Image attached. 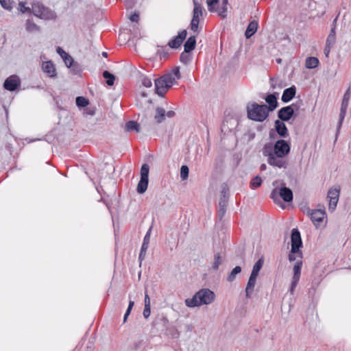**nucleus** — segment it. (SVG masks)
Segmentation results:
<instances>
[{
    "label": "nucleus",
    "instance_id": "c756f323",
    "mask_svg": "<svg viewBox=\"0 0 351 351\" xmlns=\"http://www.w3.org/2000/svg\"><path fill=\"white\" fill-rule=\"evenodd\" d=\"M26 30L29 32H35L40 31V27L34 23L31 19L26 21Z\"/></svg>",
    "mask_w": 351,
    "mask_h": 351
},
{
    "label": "nucleus",
    "instance_id": "c03bdc74",
    "mask_svg": "<svg viewBox=\"0 0 351 351\" xmlns=\"http://www.w3.org/2000/svg\"><path fill=\"white\" fill-rule=\"evenodd\" d=\"M189 53H186L184 50V51L180 54V60L184 64H187L191 61V57L190 55H189Z\"/></svg>",
    "mask_w": 351,
    "mask_h": 351
},
{
    "label": "nucleus",
    "instance_id": "bb28decb",
    "mask_svg": "<svg viewBox=\"0 0 351 351\" xmlns=\"http://www.w3.org/2000/svg\"><path fill=\"white\" fill-rule=\"evenodd\" d=\"M140 125L134 121H129L125 123V130L126 132L136 131L139 132Z\"/></svg>",
    "mask_w": 351,
    "mask_h": 351
},
{
    "label": "nucleus",
    "instance_id": "774afa93",
    "mask_svg": "<svg viewBox=\"0 0 351 351\" xmlns=\"http://www.w3.org/2000/svg\"><path fill=\"white\" fill-rule=\"evenodd\" d=\"M350 98V88H349L344 93L343 97V100L349 101Z\"/></svg>",
    "mask_w": 351,
    "mask_h": 351
},
{
    "label": "nucleus",
    "instance_id": "f03ea898",
    "mask_svg": "<svg viewBox=\"0 0 351 351\" xmlns=\"http://www.w3.org/2000/svg\"><path fill=\"white\" fill-rule=\"evenodd\" d=\"M291 249L288 256L290 262L298 260H302L303 254L301 248L303 246L300 231L297 228H293L291 233Z\"/></svg>",
    "mask_w": 351,
    "mask_h": 351
},
{
    "label": "nucleus",
    "instance_id": "5fc2aeb1",
    "mask_svg": "<svg viewBox=\"0 0 351 351\" xmlns=\"http://www.w3.org/2000/svg\"><path fill=\"white\" fill-rule=\"evenodd\" d=\"M63 60H64V62L66 66L68 68H70L73 65V64H74V62H75L74 60L69 54L66 57H65V58Z\"/></svg>",
    "mask_w": 351,
    "mask_h": 351
},
{
    "label": "nucleus",
    "instance_id": "f3484780",
    "mask_svg": "<svg viewBox=\"0 0 351 351\" xmlns=\"http://www.w3.org/2000/svg\"><path fill=\"white\" fill-rule=\"evenodd\" d=\"M258 276L250 274L245 288V296L247 298H251V295L254 291L256 278Z\"/></svg>",
    "mask_w": 351,
    "mask_h": 351
},
{
    "label": "nucleus",
    "instance_id": "e2e57ef3",
    "mask_svg": "<svg viewBox=\"0 0 351 351\" xmlns=\"http://www.w3.org/2000/svg\"><path fill=\"white\" fill-rule=\"evenodd\" d=\"M19 6L21 8V11L23 12V13H25V12H31V9L28 7H26L25 6V3L24 2H20L19 3Z\"/></svg>",
    "mask_w": 351,
    "mask_h": 351
},
{
    "label": "nucleus",
    "instance_id": "69168bd1",
    "mask_svg": "<svg viewBox=\"0 0 351 351\" xmlns=\"http://www.w3.org/2000/svg\"><path fill=\"white\" fill-rule=\"evenodd\" d=\"M228 199L220 197L219 206L220 208H226Z\"/></svg>",
    "mask_w": 351,
    "mask_h": 351
},
{
    "label": "nucleus",
    "instance_id": "5701e85b",
    "mask_svg": "<svg viewBox=\"0 0 351 351\" xmlns=\"http://www.w3.org/2000/svg\"><path fill=\"white\" fill-rule=\"evenodd\" d=\"M196 46V37L195 36H190L184 45V50L186 53L192 51Z\"/></svg>",
    "mask_w": 351,
    "mask_h": 351
},
{
    "label": "nucleus",
    "instance_id": "bf43d9fd",
    "mask_svg": "<svg viewBox=\"0 0 351 351\" xmlns=\"http://www.w3.org/2000/svg\"><path fill=\"white\" fill-rule=\"evenodd\" d=\"M162 322L164 324L168 322L167 319L165 317H162L161 318L156 319L153 321V326H156L158 324V322Z\"/></svg>",
    "mask_w": 351,
    "mask_h": 351
},
{
    "label": "nucleus",
    "instance_id": "a19ab883",
    "mask_svg": "<svg viewBox=\"0 0 351 351\" xmlns=\"http://www.w3.org/2000/svg\"><path fill=\"white\" fill-rule=\"evenodd\" d=\"M13 0H0V4L3 8L11 10L13 8Z\"/></svg>",
    "mask_w": 351,
    "mask_h": 351
},
{
    "label": "nucleus",
    "instance_id": "58836bf2",
    "mask_svg": "<svg viewBox=\"0 0 351 351\" xmlns=\"http://www.w3.org/2000/svg\"><path fill=\"white\" fill-rule=\"evenodd\" d=\"M199 23V16L193 15V18L191 22V29L194 32H197L198 29V25Z\"/></svg>",
    "mask_w": 351,
    "mask_h": 351
},
{
    "label": "nucleus",
    "instance_id": "6e6552de",
    "mask_svg": "<svg viewBox=\"0 0 351 351\" xmlns=\"http://www.w3.org/2000/svg\"><path fill=\"white\" fill-rule=\"evenodd\" d=\"M176 115L174 110H170L166 111V110L160 106H158L155 109V113L154 115V120L158 124L165 123L167 119H172Z\"/></svg>",
    "mask_w": 351,
    "mask_h": 351
},
{
    "label": "nucleus",
    "instance_id": "680f3d73",
    "mask_svg": "<svg viewBox=\"0 0 351 351\" xmlns=\"http://www.w3.org/2000/svg\"><path fill=\"white\" fill-rule=\"evenodd\" d=\"M172 72H173V74L176 76L177 80H180L181 78V74L180 72L179 66L174 67Z\"/></svg>",
    "mask_w": 351,
    "mask_h": 351
},
{
    "label": "nucleus",
    "instance_id": "ea45409f",
    "mask_svg": "<svg viewBox=\"0 0 351 351\" xmlns=\"http://www.w3.org/2000/svg\"><path fill=\"white\" fill-rule=\"evenodd\" d=\"M221 263V257L219 252L215 254L214 255V262L213 264V269L214 270H217L219 269V265Z\"/></svg>",
    "mask_w": 351,
    "mask_h": 351
},
{
    "label": "nucleus",
    "instance_id": "8fccbe9b",
    "mask_svg": "<svg viewBox=\"0 0 351 351\" xmlns=\"http://www.w3.org/2000/svg\"><path fill=\"white\" fill-rule=\"evenodd\" d=\"M141 81H142V84L147 88H149L152 86V82L151 79L147 76H143Z\"/></svg>",
    "mask_w": 351,
    "mask_h": 351
},
{
    "label": "nucleus",
    "instance_id": "a878e982",
    "mask_svg": "<svg viewBox=\"0 0 351 351\" xmlns=\"http://www.w3.org/2000/svg\"><path fill=\"white\" fill-rule=\"evenodd\" d=\"M319 64V60L315 57H308L305 61V66L311 69L316 68Z\"/></svg>",
    "mask_w": 351,
    "mask_h": 351
},
{
    "label": "nucleus",
    "instance_id": "0eeeda50",
    "mask_svg": "<svg viewBox=\"0 0 351 351\" xmlns=\"http://www.w3.org/2000/svg\"><path fill=\"white\" fill-rule=\"evenodd\" d=\"M303 212L310 217L311 220L316 228L321 226L326 215L324 209L311 210L308 207H305Z\"/></svg>",
    "mask_w": 351,
    "mask_h": 351
},
{
    "label": "nucleus",
    "instance_id": "4c0bfd02",
    "mask_svg": "<svg viewBox=\"0 0 351 351\" xmlns=\"http://www.w3.org/2000/svg\"><path fill=\"white\" fill-rule=\"evenodd\" d=\"M189 169L186 165H184L180 168V178L182 180H186L189 178Z\"/></svg>",
    "mask_w": 351,
    "mask_h": 351
},
{
    "label": "nucleus",
    "instance_id": "c9c22d12",
    "mask_svg": "<svg viewBox=\"0 0 351 351\" xmlns=\"http://www.w3.org/2000/svg\"><path fill=\"white\" fill-rule=\"evenodd\" d=\"M194 8L193 15L200 16L202 15V8L197 0H193Z\"/></svg>",
    "mask_w": 351,
    "mask_h": 351
},
{
    "label": "nucleus",
    "instance_id": "473e14b6",
    "mask_svg": "<svg viewBox=\"0 0 351 351\" xmlns=\"http://www.w3.org/2000/svg\"><path fill=\"white\" fill-rule=\"evenodd\" d=\"M75 103L79 108H84L88 106L89 100L84 97L78 96L75 99Z\"/></svg>",
    "mask_w": 351,
    "mask_h": 351
},
{
    "label": "nucleus",
    "instance_id": "4d7b16f0",
    "mask_svg": "<svg viewBox=\"0 0 351 351\" xmlns=\"http://www.w3.org/2000/svg\"><path fill=\"white\" fill-rule=\"evenodd\" d=\"M336 40L335 36L328 35L326 39V44L328 46H332Z\"/></svg>",
    "mask_w": 351,
    "mask_h": 351
},
{
    "label": "nucleus",
    "instance_id": "423d86ee",
    "mask_svg": "<svg viewBox=\"0 0 351 351\" xmlns=\"http://www.w3.org/2000/svg\"><path fill=\"white\" fill-rule=\"evenodd\" d=\"M32 12L34 16L44 20H53L56 18V13L49 8L44 6L40 2L33 3Z\"/></svg>",
    "mask_w": 351,
    "mask_h": 351
},
{
    "label": "nucleus",
    "instance_id": "f257e3e1",
    "mask_svg": "<svg viewBox=\"0 0 351 351\" xmlns=\"http://www.w3.org/2000/svg\"><path fill=\"white\" fill-rule=\"evenodd\" d=\"M215 299V293L209 289H202L195 293L192 298L185 300L188 307L193 308L203 304H210Z\"/></svg>",
    "mask_w": 351,
    "mask_h": 351
},
{
    "label": "nucleus",
    "instance_id": "2f4dec72",
    "mask_svg": "<svg viewBox=\"0 0 351 351\" xmlns=\"http://www.w3.org/2000/svg\"><path fill=\"white\" fill-rule=\"evenodd\" d=\"M102 75L106 79V84L108 86H112L114 84L115 76L113 74L110 73L108 71H104Z\"/></svg>",
    "mask_w": 351,
    "mask_h": 351
},
{
    "label": "nucleus",
    "instance_id": "338daca9",
    "mask_svg": "<svg viewBox=\"0 0 351 351\" xmlns=\"http://www.w3.org/2000/svg\"><path fill=\"white\" fill-rule=\"evenodd\" d=\"M130 20L132 22H138L139 20V14L138 13H134L130 16Z\"/></svg>",
    "mask_w": 351,
    "mask_h": 351
},
{
    "label": "nucleus",
    "instance_id": "864d4df0",
    "mask_svg": "<svg viewBox=\"0 0 351 351\" xmlns=\"http://www.w3.org/2000/svg\"><path fill=\"white\" fill-rule=\"evenodd\" d=\"M228 193H229V189L227 186V185L224 184L222 186V189L221 191V197L224 198V199H228Z\"/></svg>",
    "mask_w": 351,
    "mask_h": 351
},
{
    "label": "nucleus",
    "instance_id": "f8f14e48",
    "mask_svg": "<svg viewBox=\"0 0 351 351\" xmlns=\"http://www.w3.org/2000/svg\"><path fill=\"white\" fill-rule=\"evenodd\" d=\"M187 35V32L186 29L180 32L177 36L171 39L168 43V46L171 49H178L182 44L183 41L185 40Z\"/></svg>",
    "mask_w": 351,
    "mask_h": 351
},
{
    "label": "nucleus",
    "instance_id": "9d476101",
    "mask_svg": "<svg viewBox=\"0 0 351 351\" xmlns=\"http://www.w3.org/2000/svg\"><path fill=\"white\" fill-rule=\"evenodd\" d=\"M269 156L267 162L270 165L278 167L279 168H286L288 164L287 155H267Z\"/></svg>",
    "mask_w": 351,
    "mask_h": 351
},
{
    "label": "nucleus",
    "instance_id": "de8ad7c7",
    "mask_svg": "<svg viewBox=\"0 0 351 351\" xmlns=\"http://www.w3.org/2000/svg\"><path fill=\"white\" fill-rule=\"evenodd\" d=\"M303 103L301 99L298 100L295 103H293L291 105L287 106L289 108H291L293 112V114H295V111H298L300 108L302 106Z\"/></svg>",
    "mask_w": 351,
    "mask_h": 351
},
{
    "label": "nucleus",
    "instance_id": "72a5a7b5",
    "mask_svg": "<svg viewBox=\"0 0 351 351\" xmlns=\"http://www.w3.org/2000/svg\"><path fill=\"white\" fill-rule=\"evenodd\" d=\"M262 182L263 180L259 176H256L251 180L250 182V186L253 189H256L261 186Z\"/></svg>",
    "mask_w": 351,
    "mask_h": 351
},
{
    "label": "nucleus",
    "instance_id": "37998d69",
    "mask_svg": "<svg viewBox=\"0 0 351 351\" xmlns=\"http://www.w3.org/2000/svg\"><path fill=\"white\" fill-rule=\"evenodd\" d=\"M148 248V245H146L145 244H142L141 251L138 256V261L140 262V265L141 264L142 261L145 259L146 252Z\"/></svg>",
    "mask_w": 351,
    "mask_h": 351
},
{
    "label": "nucleus",
    "instance_id": "9b49d317",
    "mask_svg": "<svg viewBox=\"0 0 351 351\" xmlns=\"http://www.w3.org/2000/svg\"><path fill=\"white\" fill-rule=\"evenodd\" d=\"M21 85V80L16 75L8 77L3 83V88L9 91L16 90Z\"/></svg>",
    "mask_w": 351,
    "mask_h": 351
},
{
    "label": "nucleus",
    "instance_id": "052dcab7",
    "mask_svg": "<svg viewBox=\"0 0 351 351\" xmlns=\"http://www.w3.org/2000/svg\"><path fill=\"white\" fill-rule=\"evenodd\" d=\"M56 52L62 57V59H64L69 53L65 52L60 47H58L56 49Z\"/></svg>",
    "mask_w": 351,
    "mask_h": 351
},
{
    "label": "nucleus",
    "instance_id": "3c124183",
    "mask_svg": "<svg viewBox=\"0 0 351 351\" xmlns=\"http://www.w3.org/2000/svg\"><path fill=\"white\" fill-rule=\"evenodd\" d=\"M96 108L95 106H86L84 109V114L93 116L95 114Z\"/></svg>",
    "mask_w": 351,
    "mask_h": 351
},
{
    "label": "nucleus",
    "instance_id": "a18cd8bd",
    "mask_svg": "<svg viewBox=\"0 0 351 351\" xmlns=\"http://www.w3.org/2000/svg\"><path fill=\"white\" fill-rule=\"evenodd\" d=\"M227 5H228V3H224L223 0H222L221 6L219 9L218 14L223 19H225L226 17Z\"/></svg>",
    "mask_w": 351,
    "mask_h": 351
},
{
    "label": "nucleus",
    "instance_id": "c85d7f7f",
    "mask_svg": "<svg viewBox=\"0 0 351 351\" xmlns=\"http://www.w3.org/2000/svg\"><path fill=\"white\" fill-rule=\"evenodd\" d=\"M302 267V260H298L296 263H295L293 268V277L295 278H300L301 275V270Z\"/></svg>",
    "mask_w": 351,
    "mask_h": 351
},
{
    "label": "nucleus",
    "instance_id": "cd10ccee",
    "mask_svg": "<svg viewBox=\"0 0 351 351\" xmlns=\"http://www.w3.org/2000/svg\"><path fill=\"white\" fill-rule=\"evenodd\" d=\"M264 264L263 258H259L254 265L251 274L258 276L259 271L262 269Z\"/></svg>",
    "mask_w": 351,
    "mask_h": 351
},
{
    "label": "nucleus",
    "instance_id": "09e8293b",
    "mask_svg": "<svg viewBox=\"0 0 351 351\" xmlns=\"http://www.w3.org/2000/svg\"><path fill=\"white\" fill-rule=\"evenodd\" d=\"M299 280H300L299 278L292 277V280H291V286L289 288V291H290L291 294H292V295L293 294V292L295 291V289Z\"/></svg>",
    "mask_w": 351,
    "mask_h": 351
},
{
    "label": "nucleus",
    "instance_id": "49530a36",
    "mask_svg": "<svg viewBox=\"0 0 351 351\" xmlns=\"http://www.w3.org/2000/svg\"><path fill=\"white\" fill-rule=\"evenodd\" d=\"M274 145L271 143H266L263 147V154H274Z\"/></svg>",
    "mask_w": 351,
    "mask_h": 351
},
{
    "label": "nucleus",
    "instance_id": "6e6d98bb",
    "mask_svg": "<svg viewBox=\"0 0 351 351\" xmlns=\"http://www.w3.org/2000/svg\"><path fill=\"white\" fill-rule=\"evenodd\" d=\"M151 231H152V228H150L148 230V231L147 232V233L145 234L144 239H143V244H145V245L149 246V241H150Z\"/></svg>",
    "mask_w": 351,
    "mask_h": 351
},
{
    "label": "nucleus",
    "instance_id": "6ab92c4d",
    "mask_svg": "<svg viewBox=\"0 0 351 351\" xmlns=\"http://www.w3.org/2000/svg\"><path fill=\"white\" fill-rule=\"evenodd\" d=\"M275 128L277 133L281 137H286L288 135V130L287 126L283 121L276 120L275 121Z\"/></svg>",
    "mask_w": 351,
    "mask_h": 351
},
{
    "label": "nucleus",
    "instance_id": "7c9ffc66",
    "mask_svg": "<svg viewBox=\"0 0 351 351\" xmlns=\"http://www.w3.org/2000/svg\"><path fill=\"white\" fill-rule=\"evenodd\" d=\"M241 270L242 269L240 266H236L234 268H233L227 277V281L230 282L234 281L236 278L237 275L240 274L241 272Z\"/></svg>",
    "mask_w": 351,
    "mask_h": 351
},
{
    "label": "nucleus",
    "instance_id": "603ef678",
    "mask_svg": "<svg viewBox=\"0 0 351 351\" xmlns=\"http://www.w3.org/2000/svg\"><path fill=\"white\" fill-rule=\"evenodd\" d=\"M206 2L208 4V10L210 12L216 11V10L213 8V5L217 4L219 2V0H207Z\"/></svg>",
    "mask_w": 351,
    "mask_h": 351
},
{
    "label": "nucleus",
    "instance_id": "4468645a",
    "mask_svg": "<svg viewBox=\"0 0 351 351\" xmlns=\"http://www.w3.org/2000/svg\"><path fill=\"white\" fill-rule=\"evenodd\" d=\"M290 152V145L285 140L280 139L274 144V154H289Z\"/></svg>",
    "mask_w": 351,
    "mask_h": 351
},
{
    "label": "nucleus",
    "instance_id": "79ce46f5",
    "mask_svg": "<svg viewBox=\"0 0 351 351\" xmlns=\"http://www.w3.org/2000/svg\"><path fill=\"white\" fill-rule=\"evenodd\" d=\"M69 69L71 72L74 75H78L82 71L81 65L77 62H75Z\"/></svg>",
    "mask_w": 351,
    "mask_h": 351
},
{
    "label": "nucleus",
    "instance_id": "e433bc0d",
    "mask_svg": "<svg viewBox=\"0 0 351 351\" xmlns=\"http://www.w3.org/2000/svg\"><path fill=\"white\" fill-rule=\"evenodd\" d=\"M167 335L173 339H177L180 337V332L175 326H171L167 329Z\"/></svg>",
    "mask_w": 351,
    "mask_h": 351
},
{
    "label": "nucleus",
    "instance_id": "393cba45",
    "mask_svg": "<svg viewBox=\"0 0 351 351\" xmlns=\"http://www.w3.org/2000/svg\"><path fill=\"white\" fill-rule=\"evenodd\" d=\"M149 179L140 178L138 183L136 191L139 194H143L147 189Z\"/></svg>",
    "mask_w": 351,
    "mask_h": 351
},
{
    "label": "nucleus",
    "instance_id": "a211bd4d",
    "mask_svg": "<svg viewBox=\"0 0 351 351\" xmlns=\"http://www.w3.org/2000/svg\"><path fill=\"white\" fill-rule=\"evenodd\" d=\"M43 71L50 77L56 76V69L51 61H47L43 64Z\"/></svg>",
    "mask_w": 351,
    "mask_h": 351
},
{
    "label": "nucleus",
    "instance_id": "f704fd0d",
    "mask_svg": "<svg viewBox=\"0 0 351 351\" xmlns=\"http://www.w3.org/2000/svg\"><path fill=\"white\" fill-rule=\"evenodd\" d=\"M149 166L145 163L141 166V178L149 179Z\"/></svg>",
    "mask_w": 351,
    "mask_h": 351
},
{
    "label": "nucleus",
    "instance_id": "0e129e2a",
    "mask_svg": "<svg viewBox=\"0 0 351 351\" xmlns=\"http://www.w3.org/2000/svg\"><path fill=\"white\" fill-rule=\"evenodd\" d=\"M225 213H226V208L219 207V209L217 213V216H218L219 220L222 219V218L223 217V216L225 215Z\"/></svg>",
    "mask_w": 351,
    "mask_h": 351
},
{
    "label": "nucleus",
    "instance_id": "20e7f679",
    "mask_svg": "<svg viewBox=\"0 0 351 351\" xmlns=\"http://www.w3.org/2000/svg\"><path fill=\"white\" fill-rule=\"evenodd\" d=\"M176 83V79L171 73L165 74L154 80L155 93L159 96L163 97L165 93Z\"/></svg>",
    "mask_w": 351,
    "mask_h": 351
},
{
    "label": "nucleus",
    "instance_id": "dca6fc26",
    "mask_svg": "<svg viewBox=\"0 0 351 351\" xmlns=\"http://www.w3.org/2000/svg\"><path fill=\"white\" fill-rule=\"evenodd\" d=\"M296 94V88L295 86H292L284 90L281 100L284 103L289 102Z\"/></svg>",
    "mask_w": 351,
    "mask_h": 351
},
{
    "label": "nucleus",
    "instance_id": "412c9836",
    "mask_svg": "<svg viewBox=\"0 0 351 351\" xmlns=\"http://www.w3.org/2000/svg\"><path fill=\"white\" fill-rule=\"evenodd\" d=\"M258 23L256 21H252L247 25L245 32L246 38L252 37L257 31Z\"/></svg>",
    "mask_w": 351,
    "mask_h": 351
},
{
    "label": "nucleus",
    "instance_id": "13d9d810",
    "mask_svg": "<svg viewBox=\"0 0 351 351\" xmlns=\"http://www.w3.org/2000/svg\"><path fill=\"white\" fill-rule=\"evenodd\" d=\"M150 313H151V307H150V306L147 305V306H145L144 310H143V317L145 319H147L149 317Z\"/></svg>",
    "mask_w": 351,
    "mask_h": 351
},
{
    "label": "nucleus",
    "instance_id": "ddd939ff",
    "mask_svg": "<svg viewBox=\"0 0 351 351\" xmlns=\"http://www.w3.org/2000/svg\"><path fill=\"white\" fill-rule=\"evenodd\" d=\"M295 116L296 114H293L292 108L288 106L282 107L278 111V117L281 121H288Z\"/></svg>",
    "mask_w": 351,
    "mask_h": 351
},
{
    "label": "nucleus",
    "instance_id": "7ed1b4c3",
    "mask_svg": "<svg viewBox=\"0 0 351 351\" xmlns=\"http://www.w3.org/2000/svg\"><path fill=\"white\" fill-rule=\"evenodd\" d=\"M247 117L253 121L262 122L265 121L269 115L267 106L265 104H258L253 103L247 106Z\"/></svg>",
    "mask_w": 351,
    "mask_h": 351
},
{
    "label": "nucleus",
    "instance_id": "2eb2a0df",
    "mask_svg": "<svg viewBox=\"0 0 351 351\" xmlns=\"http://www.w3.org/2000/svg\"><path fill=\"white\" fill-rule=\"evenodd\" d=\"M278 93H274L271 94H268L265 98V101L268 104L267 108L269 112L270 111L274 110L278 107Z\"/></svg>",
    "mask_w": 351,
    "mask_h": 351
},
{
    "label": "nucleus",
    "instance_id": "aec40b11",
    "mask_svg": "<svg viewBox=\"0 0 351 351\" xmlns=\"http://www.w3.org/2000/svg\"><path fill=\"white\" fill-rule=\"evenodd\" d=\"M227 167L226 159L223 155H219L215 158V168L218 173H221Z\"/></svg>",
    "mask_w": 351,
    "mask_h": 351
},
{
    "label": "nucleus",
    "instance_id": "1a4fd4ad",
    "mask_svg": "<svg viewBox=\"0 0 351 351\" xmlns=\"http://www.w3.org/2000/svg\"><path fill=\"white\" fill-rule=\"evenodd\" d=\"M340 194V187L335 186L330 188L327 193V198L329 200L328 210L330 212H333L337 205L339 197Z\"/></svg>",
    "mask_w": 351,
    "mask_h": 351
},
{
    "label": "nucleus",
    "instance_id": "39448f33",
    "mask_svg": "<svg viewBox=\"0 0 351 351\" xmlns=\"http://www.w3.org/2000/svg\"><path fill=\"white\" fill-rule=\"evenodd\" d=\"M279 197H281L285 202H291L293 197V191L290 188L286 186L285 184H282L278 191L277 188H275L270 194V198L272 199L276 204L282 205Z\"/></svg>",
    "mask_w": 351,
    "mask_h": 351
},
{
    "label": "nucleus",
    "instance_id": "b1692460",
    "mask_svg": "<svg viewBox=\"0 0 351 351\" xmlns=\"http://www.w3.org/2000/svg\"><path fill=\"white\" fill-rule=\"evenodd\" d=\"M348 101H345L342 99L341 104V109H340V113H339V128L341 127V123L345 118L347 108L348 106Z\"/></svg>",
    "mask_w": 351,
    "mask_h": 351
},
{
    "label": "nucleus",
    "instance_id": "4be33fe9",
    "mask_svg": "<svg viewBox=\"0 0 351 351\" xmlns=\"http://www.w3.org/2000/svg\"><path fill=\"white\" fill-rule=\"evenodd\" d=\"M241 158L239 155H233L230 158L226 159L227 167L234 171L239 165Z\"/></svg>",
    "mask_w": 351,
    "mask_h": 351
}]
</instances>
